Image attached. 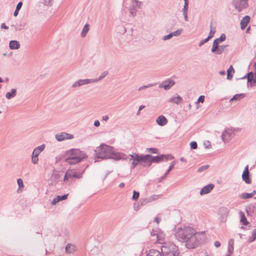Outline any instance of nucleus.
Segmentation results:
<instances>
[{"mask_svg":"<svg viewBox=\"0 0 256 256\" xmlns=\"http://www.w3.org/2000/svg\"><path fill=\"white\" fill-rule=\"evenodd\" d=\"M196 234V230L189 226L178 228L176 233L177 238L185 242L188 248H194L197 246Z\"/></svg>","mask_w":256,"mask_h":256,"instance_id":"f257e3e1","label":"nucleus"},{"mask_svg":"<svg viewBox=\"0 0 256 256\" xmlns=\"http://www.w3.org/2000/svg\"><path fill=\"white\" fill-rule=\"evenodd\" d=\"M86 154L79 149H71L66 151L64 155V161L69 164H76L86 158Z\"/></svg>","mask_w":256,"mask_h":256,"instance_id":"f03ea898","label":"nucleus"},{"mask_svg":"<svg viewBox=\"0 0 256 256\" xmlns=\"http://www.w3.org/2000/svg\"><path fill=\"white\" fill-rule=\"evenodd\" d=\"M112 147L105 144H102L96 148V156L100 158H110Z\"/></svg>","mask_w":256,"mask_h":256,"instance_id":"7ed1b4c3","label":"nucleus"},{"mask_svg":"<svg viewBox=\"0 0 256 256\" xmlns=\"http://www.w3.org/2000/svg\"><path fill=\"white\" fill-rule=\"evenodd\" d=\"M162 256H178V248L174 244H166L162 248Z\"/></svg>","mask_w":256,"mask_h":256,"instance_id":"20e7f679","label":"nucleus"},{"mask_svg":"<svg viewBox=\"0 0 256 256\" xmlns=\"http://www.w3.org/2000/svg\"><path fill=\"white\" fill-rule=\"evenodd\" d=\"M82 176V173L78 172L74 169H68L64 174V182H66L74 178H80Z\"/></svg>","mask_w":256,"mask_h":256,"instance_id":"39448f33","label":"nucleus"},{"mask_svg":"<svg viewBox=\"0 0 256 256\" xmlns=\"http://www.w3.org/2000/svg\"><path fill=\"white\" fill-rule=\"evenodd\" d=\"M225 39L226 36L224 34H222L220 36V38L216 39L214 40L212 49V52H214L216 54H220L224 50V47L222 46H220L218 47V45L220 42L224 41Z\"/></svg>","mask_w":256,"mask_h":256,"instance_id":"423d86ee","label":"nucleus"},{"mask_svg":"<svg viewBox=\"0 0 256 256\" xmlns=\"http://www.w3.org/2000/svg\"><path fill=\"white\" fill-rule=\"evenodd\" d=\"M108 72H104L99 77L98 80H93V79H86V80H80L76 82H74L73 84L74 87L79 86L84 84H86L90 82H97L99 80H102L106 76H107Z\"/></svg>","mask_w":256,"mask_h":256,"instance_id":"0eeeda50","label":"nucleus"},{"mask_svg":"<svg viewBox=\"0 0 256 256\" xmlns=\"http://www.w3.org/2000/svg\"><path fill=\"white\" fill-rule=\"evenodd\" d=\"M130 160H132V168H134L140 162H144L146 164V156H138L136 154H130Z\"/></svg>","mask_w":256,"mask_h":256,"instance_id":"6e6552de","label":"nucleus"},{"mask_svg":"<svg viewBox=\"0 0 256 256\" xmlns=\"http://www.w3.org/2000/svg\"><path fill=\"white\" fill-rule=\"evenodd\" d=\"M44 148L45 145L42 144L34 149L32 156V161L34 164L38 163V156L44 150Z\"/></svg>","mask_w":256,"mask_h":256,"instance_id":"1a4fd4ad","label":"nucleus"},{"mask_svg":"<svg viewBox=\"0 0 256 256\" xmlns=\"http://www.w3.org/2000/svg\"><path fill=\"white\" fill-rule=\"evenodd\" d=\"M164 157L167 158V156H152L150 155H146V164L148 163V165L150 166L152 162H158L162 161Z\"/></svg>","mask_w":256,"mask_h":256,"instance_id":"9d476101","label":"nucleus"},{"mask_svg":"<svg viewBox=\"0 0 256 256\" xmlns=\"http://www.w3.org/2000/svg\"><path fill=\"white\" fill-rule=\"evenodd\" d=\"M234 136V130H227L222 134V138L224 142H228L231 140Z\"/></svg>","mask_w":256,"mask_h":256,"instance_id":"9b49d317","label":"nucleus"},{"mask_svg":"<svg viewBox=\"0 0 256 256\" xmlns=\"http://www.w3.org/2000/svg\"><path fill=\"white\" fill-rule=\"evenodd\" d=\"M236 8L238 11L248 6L247 0H234Z\"/></svg>","mask_w":256,"mask_h":256,"instance_id":"f8f14e48","label":"nucleus"},{"mask_svg":"<svg viewBox=\"0 0 256 256\" xmlns=\"http://www.w3.org/2000/svg\"><path fill=\"white\" fill-rule=\"evenodd\" d=\"M56 138L58 141H62L65 140L72 139L74 138V136L70 134L62 132L56 135Z\"/></svg>","mask_w":256,"mask_h":256,"instance_id":"ddd939ff","label":"nucleus"},{"mask_svg":"<svg viewBox=\"0 0 256 256\" xmlns=\"http://www.w3.org/2000/svg\"><path fill=\"white\" fill-rule=\"evenodd\" d=\"M151 234L152 236H156L157 242L158 243H162L164 240L165 235L161 230H158L156 233L153 230L152 232H151Z\"/></svg>","mask_w":256,"mask_h":256,"instance_id":"4468645a","label":"nucleus"},{"mask_svg":"<svg viewBox=\"0 0 256 256\" xmlns=\"http://www.w3.org/2000/svg\"><path fill=\"white\" fill-rule=\"evenodd\" d=\"M126 158V156L122 153L116 152L112 150V154L110 158H113L116 160H124Z\"/></svg>","mask_w":256,"mask_h":256,"instance_id":"2eb2a0df","label":"nucleus"},{"mask_svg":"<svg viewBox=\"0 0 256 256\" xmlns=\"http://www.w3.org/2000/svg\"><path fill=\"white\" fill-rule=\"evenodd\" d=\"M242 180L246 183L250 184L251 182L249 178V172H248V166H246L242 174Z\"/></svg>","mask_w":256,"mask_h":256,"instance_id":"dca6fc26","label":"nucleus"},{"mask_svg":"<svg viewBox=\"0 0 256 256\" xmlns=\"http://www.w3.org/2000/svg\"><path fill=\"white\" fill-rule=\"evenodd\" d=\"M248 80L251 85L256 84V74L252 72L248 73Z\"/></svg>","mask_w":256,"mask_h":256,"instance_id":"f3484780","label":"nucleus"},{"mask_svg":"<svg viewBox=\"0 0 256 256\" xmlns=\"http://www.w3.org/2000/svg\"><path fill=\"white\" fill-rule=\"evenodd\" d=\"M174 84V82L173 80H168L164 82L160 86L164 88L165 90H168L171 88Z\"/></svg>","mask_w":256,"mask_h":256,"instance_id":"a211bd4d","label":"nucleus"},{"mask_svg":"<svg viewBox=\"0 0 256 256\" xmlns=\"http://www.w3.org/2000/svg\"><path fill=\"white\" fill-rule=\"evenodd\" d=\"M156 122L158 125L164 126L167 124L168 120L164 116H160L157 118Z\"/></svg>","mask_w":256,"mask_h":256,"instance_id":"6ab92c4d","label":"nucleus"},{"mask_svg":"<svg viewBox=\"0 0 256 256\" xmlns=\"http://www.w3.org/2000/svg\"><path fill=\"white\" fill-rule=\"evenodd\" d=\"M214 188V185L212 184H208L200 190V194H206L212 190Z\"/></svg>","mask_w":256,"mask_h":256,"instance_id":"aec40b11","label":"nucleus"},{"mask_svg":"<svg viewBox=\"0 0 256 256\" xmlns=\"http://www.w3.org/2000/svg\"><path fill=\"white\" fill-rule=\"evenodd\" d=\"M250 18L248 16H245L242 18L240 22V27L242 30H244L250 22Z\"/></svg>","mask_w":256,"mask_h":256,"instance_id":"412c9836","label":"nucleus"},{"mask_svg":"<svg viewBox=\"0 0 256 256\" xmlns=\"http://www.w3.org/2000/svg\"><path fill=\"white\" fill-rule=\"evenodd\" d=\"M68 194H64L62 196H58L55 198H54L52 200V204L55 205L58 202L66 199L68 198Z\"/></svg>","mask_w":256,"mask_h":256,"instance_id":"4be33fe9","label":"nucleus"},{"mask_svg":"<svg viewBox=\"0 0 256 256\" xmlns=\"http://www.w3.org/2000/svg\"><path fill=\"white\" fill-rule=\"evenodd\" d=\"M256 194V190H254L252 193H243L240 196V197L242 199L249 198H252Z\"/></svg>","mask_w":256,"mask_h":256,"instance_id":"5701e85b","label":"nucleus"},{"mask_svg":"<svg viewBox=\"0 0 256 256\" xmlns=\"http://www.w3.org/2000/svg\"><path fill=\"white\" fill-rule=\"evenodd\" d=\"M20 44L16 40H12L10 42V49H18L20 48Z\"/></svg>","mask_w":256,"mask_h":256,"instance_id":"b1692460","label":"nucleus"},{"mask_svg":"<svg viewBox=\"0 0 256 256\" xmlns=\"http://www.w3.org/2000/svg\"><path fill=\"white\" fill-rule=\"evenodd\" d=\"M147 256H162V255L160 251L152 250L149 251Z\"/></svg>","mask_w":256,"mask_h":256,"instance_id":"393cba45","label":"nucleus"},{"mask_svg":"<svg viewBox=\"0 0 256 256\" xmlns=\"http://www.w3.org/2000/svg\"><path fill=\"white\" fill-rule=\"evenodd\" d=\"M234 72V70L232 66H230L227 70V78L228 80H231L232 78V74Z\"/></svg>","mask_w":256,"mask_h":256,"instance_id":"a878e982","label":"nucleus"},{"mask_svg":"<svg viewBox=\"0 0 256 256\" xmlns=\"http://www.w3.org/2000/svg\"><path fill=\"white\" fill-rule=\"evenodd\" d=\"M16 90L15 88H12L10 92H8L6 94V97L8 99H10L12 98H13L16 95Z\"/></svg>","mask_w":256,"mask_h":256,"instance_id":"bb28decb","label":"nucleus"},{"mask_svg":"<svg viewBox=\"0 0 256 256\" xmlns=\"http://www.w3.org/2000/svg\"><path fill=\"white\" fill-rule=\"evenodd\" d=\"M76 250V248L75 246L70 244H68L66 248V252L68 253H72L74 252Z\"/></svg>","mask_w":256,"mask_h":256,"instance_id":"cd10ccee","label":"nucleus"},{"mask_svg":"<svg viewBox=\"0 0 256 256\" xmlns=\"http://www.w3.org/2000/svg\"><path fill=\"white\" fill-rule=\"evenodd\" d=\"M240 222L243 224L244 225L246 226L248 224V222L244 216V213L242 212H240Z\"/></svg>","mask_w":256,"mask_h":256,"instance_id":"c85d7f7f","label":"nucleus"},{"mask_svg":"<svg viewBox=\"0 0 256 256\" xmlns=\"http://www.w3.org/2000/svg\"><path fill=\"white\" fill-rule=\"evenodd\" d=\"M18 184V192H22L24 188V185L23 183V180L21 178H18L17 180Z\"/></svg>","mask_w":256,"mask_h":256,"instance_id":"c756f323","label":"nucleus"},{"mask_svg":"<svg viewBox=\"0 0 256 256\" xmlns=\"http://www.w3.org/2000/svg\"><path fill=\"white\" fill-rule=\"evenodd\" d=\"M214 33H215V30L211 29L208 37L204 40V42H200V44L201 45L202 44H204V42H208L210 39L212 38L213 37Z\"/></svg>","mask_w":256,"mask_h":256,"instance_id":"7c9ffc66","label":"nucleus"},{"mask_svg":"<svg viewBox=\"0 0 256 256\" xmlns=\"http://www.w3.org/2000/svg\"><path fill=\"white\" fill-rule=\"evenodd\" d=\"M182 98L178 96H174L172 97L170 100V101L172 102H174L176 104L180 102H182Z\"/></svg>","mask_w":256,"mask_h":256,"instance_id":"2f4dec72","label":"nucleus"},{"mask_svg":"<svg viewBox=\"0 0 256 256\" xmlns=\"http://www.w3.org/2000/svg\"><path fill=\"white\" fill-rule=\"evenodd\" d=\"M89 30V26L88 24H85L82 32L81 34L82 37L85 36L88 31Z\"/></svg>","mask_w":256,"mask_h":256,"instance_id":"473e14b6","label":"nucleus"},{"mask_svg":"<svg viewBox=\"0 0 256 256\" xmlns=\"http://www.w3.org/2000/svg\"><path fill=\"white\" fill-rule=\"evenodd\" d=\"M244 96V94H239L234 95L232 98H231L230 101L233 100H240Z\"/></svg>","mask_w":256,"mask_h":256,"instance_id":"72a5a7b5","label":"nucleus"},{"mask_svg":"<svg viewBox=\"0 0 256 256\" xmlns=\"http://www.w3.org/2000/svg\"><path fill=\"white\" fill-rule=\"evenodd\" d=\"M132 4L134 6L140 8V2L136 0H131Z\"/></svg>","mask_w":256,"mask_h":256,"instance_id":"f704fd0d","label":"nucleus"},{"mask_svg":"<svg viewBox=\"0 0 256 256\" xmlns=\"http://www.w3.org/2000/svg\"><path fill=\"white\" fill-rule=\"evenodd\" d=\"M256 238V230H254L252 233V236L250 238V242H253Z\"/></svg>","mask_w":256,"mask_h":256,"instance_id":"c9c22d12","label":"nucleus"},{"mask_svg":"<svg viewBox=\"0 0 256 256\" xmlns=\"http://www.w3.org/2000/svg\"><path fill=\"white\" fill-rule=\"evenodd\" d=\"M140 196V194L138 192H137L136 191H134L133 192V195H132V199L134 200H136Z\"/></svg>","mask_w":256,"mask_h":256,"instance_id":"e433bc0d","label":"nucleus"},{"mask_svg":"<svg viewBox=\"0 0 256 256\" xmlns=\"http://www.w3.org/2000/svg\"><path fill=\"white\" fill-rule=\"evenodd\" d=\"M208 167H209L208 165H206V166H204L199 168L198 170L199 172H202L208 169Z\"/></svg>","mask_w":256,"mask_h":256,"instance_id":"4c0bfd02","label":"nucleus"},{"mask_svg":"<svg viewBox=\"0 0 256 256\" xmlns=\"http://www.w3.org/2000/svg\"><path fill=\"white\" fill-rule=\"evenodd\" d=\"M190 147L192 149H196L197 148V144L196 142H190Z\"/></svg>","mask_w":256,"mask_h":256,"instance_id":"58836bf2","label":"nucleus"},{"mask_svg":"<svg viewBox=\"0 0 256 256\" xmlns=\"http://www.w3.org/2000/svg\"><path fill=\"white\" fill-rule=\"evenodd\" d=\"M204 96H201L198 98V102H199L203 103L204 102Z\"/></svg>","mask_w":256,"mask_h":256,"instance_id":"ea45409f","label":"nucleus"},{"mask_svg":"<svg viewBox=\"0 0 256 256\" xmlns=\"http://www.w3.org/2000/svg\"><path fill=\"white\" fill-rule=\"evenodd\" d=\"M148 152L154 154H157L158 150L154 148H150L148 149Z\"/></svg>","mask_w":256,"mask_h":256,"instance_id":"a19ab883","label":"nucleus"},{"mask_svg":"<svg viewBox=\"0 0 256 256\" xmlns=\"http://www.w3.org/2000/svg\"><path fill=\"white\" fill-rule=\"evenodd\" d=\"M172 36H173V34L171 33V34H168V36H164V40H168V39L171 38Z\"/></svg>","mask_w":256,"mask_h":256,"instance_id":"79ce46f5","label":"nucleus"},{"mask_svg":"<svg viewBox=\"0 0 256 256\" xmlns=\"http://www.w3.org/2000/svg\"><path fill=\"white\" fill-rule=\"evenodd\" d=\"M22 5V2H19L16 6V10H19L21 8Z\"/></svg>","mask_w":256,"mask_h":256,"instance_id":"37998d69","label":"nucleus"},{"mask_svg":"<svg viewBox=\"0 0 256 256\" xmlns=\"http://www.w3.org/2000/svg\"><path fill=\"white\" fill-rule=\"evenodd\" d=\"M181 32H182V30H178L176 32H174L172 33L173 34V36H178V35L180 34Z\"/></svg>","mask_w":256,"mask_h":256,"instance_id":"c03bdc74","label":"nucleus"},{"mask_svg":"<svg viewBox=\"0 0 256 256\" xmlns=\"http://www.w3.org/2000/svg\"><path fill=\"white\" fill-rule=\"evenodd\" d=\"M174 162H172V163L171 166H170L169 169L168 170L167 172L166 173V174H167L172 170V168H174Z\"/></svg>","mask_w":256,"mask_h":256,"instance_id":"a18cd8bd","label":"nucleus"},{"mask_svg":"<svg viewBox=\"0 0 256 256\" xmlns=\"http://www.w3.org/2000/svg\"><path fill=\"white\" fill-rule=\"evenodd\" d=\"M214 244L216 247L218 248V247L220 246V243L218 241H216L214 243Z\"/></svg>","mask_w":256,"mask_h":256,"instance_id":"49530a36","label":"nucleus"},{"mask_svg":"<svg viewBox=\"0 0 256 256\" xmlns=\"http://www.w3.org/2000/svg\"><path fill=\"white\" fill-rule=\"evenodd\" d=\"M184 0V4H185L184 8L186 10L188 8L187 7L188 6V0Z\"/></svg>","mask_w":256,"mask_h":256,"instance_id":"de8ad7c7","label":"nucleus"},{"mask_svg":"<svg viewBox=\"0 0 256 256\" xmlns=\"http://www.w3.org/2000/svg\"><path fill=\"white\" fill-rule=\"evenodd\" d=\"M144 108V106H143V105H142L140 106V107H139V108H138V115L139 114H140V112L141 110H142L143 108Z\"/></svg>","mask_w":256,"mask_h":256,"instance_id":"09e8293b","label":"nucleus"},{"mask_svg":"<svg viewBox=\"0 0 256 256\" xmlns=\"http://www.w3.org/2000/svg\"><path fill=\"white\" fill-rule=\"evenodd\" d=\"M94 124L96 126H100V122L98 120H96L94 121Z\"/></svg>","mask_w":256,"mask_h":256,"instance_id":"8fccbe9b","label":"nucleus"},{"mask_svg":"<svg viewBox=\"0 0 256 256\" xmlns=\"http://www.w3.org/2000/svg\"><path fill=\"white\" fill-rule=\"evenodd\" d=\"M154 220L158 224L160 221V218H156Z\"/></svg>","mask_w":256,"mask_h":256,"instance_id":"3c124183","label":"nucleus"},{"mask_svg":"<svg viewBox=\"0 0 256 256\" xmlns=\"http://www.w3.org/2000/svg\"><path fill=\"white\" fill-rule=\"evenodd\" d=\"M1 27H2V28H4L6 30L8 29V27L7 26H6L4 24H2Z\"/></svg>","mask_w":256,"mask_h":256,"instance_id":"603ef678","label":"nucleus"},{"mask_svg":"<svg viewBox=\"0 0 256 256\" xmlns=\"http://www.w3.org/2000/svg\"><path fill=\"white\" fill-rule=\"evenodd\" d=\"M108 117L107 116H104L102 117V120L106 121L108 120Z\"/></svg>","mask_w":256,"mask_h":256,"instance_id":"864d4df0","label":"nucleus"},{"mask_svg":"<svg viewBox=\"0 0 256 256\" xmlns=\"http://www.w3.org/2000/svg\"><path fill=\"white\" fill-rule=\"evenodd\" d=\"M18 10H16L15 12H14V16H18Z\"/></svg>","mask_w":256,"mask_h":256,"instance_id":"5fc2aeb1","label":"nucleus"},{"mask_svg":"<svg viewBox=\"0 0 256 256\" xmlns=\"http://www.w3.org/2000/svg\"><path fill=\"white\" fill-rule=\"evenodd\" d=\"M148 88V86H142V87H141V88H139L138 90H141L143 89L144 88Z\"/></svg>","mask_w":256,"mask_h":256,"instance_id":"6e6d98bb","label":"nucleus"},{"mask_svg":"<svg viewBox=\"0 0 256 256\" xmlns=\"http://www.w3.org/2000/svg\"><path fill=\"white\" fill-rule=\"evenodd\" d=\"M206 148H211L210 144L206 145Z\"/></svg>","mask_w":256,"mask_h":256,"instance_id":"4d7b16f0","label":"nucleus"},{"mask_svg":"<svg viewBox=\"0 0 256 256\" xmlns=\"http://www.w3.org/2000/svg\"><path fill=\"white\" fill-rule=\"evenodd\" d=\"M206 148H211L210 144L206 145Z\"/></svg>","mask_w":256,"mask_h":256,"instance_id":"13d9d810","label":"nucleus"},{"mask_svg":"<svg viewBox=\"0 0 256 256\" xmlns=\"http://www.w3.org/2000/svg\"><path fill=\"white\" fill-rule=\"evenodd\" d=\"M124 186V183H122V184H120V187H123V186Z\"/></svg>","mask_w":256,"mask_h":256,"instance_id":"bf43d9fd","label":"nucleus"},{"mask_svg":"<svg viewBox=\"0 0 256 256\" xmlns=\"http://www.w3.org/2000/svg\"><path fill=\"white\" fill-rule=\"evenodd\" d=\"M130 13L132 16L135 14V13H134L132 10L130 11Z\"/></svg>","mask_w":256,"mask_h":256,"instance_id":"052dcab7","label":"nucleus"},{"mask_svg":"<svg viewBox=\"0 0 256 256\" xmlns=\"http://www.w3.org/2000/svg\"><path fill=\"white\" fill-rule=\"evenodd\" d=\"M0 82H2V78H0Z\"/></svg>","mask_w":256,"mask_h":256,"instance_id":"680f3d73","label":"nucleus"},{"mask_svg":"<svg viewBox=\"0 0 256 256\" xmlns=\"http://www.w3.org/2000/svg\"><path fill=\"white\" fill-rule=\"evenodd\" d=\"M205 256H209L208 254H206Z\"/></svg>","mask_w":256,"mask_h":256,"instance_id":"e2e57ef3","label":"nucleus"}]
</instances>
